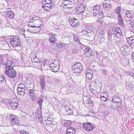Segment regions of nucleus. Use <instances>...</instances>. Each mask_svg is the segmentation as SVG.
<instances>
[{
	"instance_id": "f257e3e1",
	"label": "nucleus",
	"mask_w": 134,
	"mask_h": 134,
	"mask_svg": "<svg viewBox=\"0 0 134 134\" xmlns=\"http://www.w3.org/2000/svg\"><path fill=\"white\" fill-rule=\"evenodd\" d=\"M5 38L9 39V41L11 46L14 47L16 51L20 50L21 48V43L18 36H6Z\"/></svg>"
},
{
	"instance_id": "f03ea898",
	"label": "nucleus",
	"mask_w": 134,
	"mask_h": 134,
	"mask_svg": "<svg viewBox=\"0 0 134 134\" xmlns=\"http://www.w3.org/2000/svg\"><path fill=\"white\" fill-rule=\"evenodd\" d=\"M112 0H105V2L103 3V7L105 10L106 13H108L112 8Z\"/></svg>"
},
{
	"instance_id": "7ed1b4c3",
	"label": "nucleus",
	"mask_w": 134,
	"mask_h": 134,
	"mask_svg": "<svg viewBox=\"0 0 134 134\" xmlns=\"http://www.w3.org/2000/svg\"><path fill=\"white\" fill-rule=\"evenodd\" d=\"M68 20L72 27H76L79 25V23L78 20L75 18L69 16L68 19Z\"/></svg>"
},
{
	"instance_id": "20e7f679",
	"label": "nucleus",
	"mask_w": 134,
	"mask_h": 134,
	"mask_svg": "<svg viewBox=\"0 0 134 134\" xmlns=\"http://www.w3.org/2000/svg\"><path fill=\"white\" fill-rule=\"evenodd\" d=\"M72 69L73 72L78 74L81 72L82 70V68L80 64L77 63L73 65Z\"/></svg>"
},
{
	"instance_id": "39448f33",
	"label": "nucleus",
	"mask_w": 134,
	"mask_h": 134,
	"mask_svg": "<svg viewBox=\"0 0 134 134\" xmlns=\"http://www.w3.org/2000/svg\"><path fill=\"white\" fill-rule=\"evenodd\" d=\"M5 73L8 76L12 78H14L16 75V72L13 68L5 69Z\"/></svg>"
},
{
	"instance_id": "423d86ee",
	"label": "nucleus",
	"mask_w": 134,
	"mask_h": 134,
	"mask_svg": "<svg viewBox=\"0 0 134 134\" xmlns=\"http://www.w3.org/2000/svg\"><path fill=\"white\" fill-rule=\"evenodd\" d=\"M83 127L84 129L86 131H90L93 129L94 126L90 123L86 122L84 124Z\"/></svg>"
},
{
	"instance_id": "0eeeda50",
	"label": "nucleus",
	"mask_w": 134,
	"mask_h": 134,
	"mask_svg": "<svg viewBox=\"0 0 134 134\" xmlns=\"http://www.w3.org/2000/svg\"><path fill=\"white\" fill-rule=\"evenodd\" d=\"M131 11L127 10L125 13L124 18L125 20L127 21H130L132 19V15L131 13Z\"/></svg>"
},
{
	"instance_id": "6e6552de",
	"label": "nucleus",
	"mask_w": 134,
	"mask_h": 134,
	"mask_svg": "<svg viewBox=\"0 0 134 134\" xmlns=\"http://www.w3.org/2000/svg\"><path fill=\"white\" fill-rule=\"evenodd\" d=\"M37 91L33 89H30L29 92V96L30 99L33 100H35L36 99V93Z\"/></svg>"
},
{
	"instance_id": "1a4fd4ad",
	"label": "nucleus",
	"mask_w": 134,
	"mask_h": 134,
	"mask_svg": "<svg viewBox=\"0 0 134 134\" xmlns=\"http://www.w3.org/2000/svg\"><path fill=\"white\" fill-rule=\"evenodd\" d=\"M86 7L85 5H83L82 4H79L77 6V7L76 9V11L77 14H79L81 13L85 10Z\"/></svg>"
},
{
	"instance_id": "9d476101",
	"label": "nucleus",
	"mask_w": 134,
	"mask_h": 134,
	"mask_svg": "<svg viewBox=\"0 0 134 134\" xmlns=\"http://www.w3.org/2000/svg\"><path fill=\"white\" fill-rule=\"evenodd\" d=\"M54 5L53 3H51L48 4H42V6L44 9L45 10L49 11L51 10Z\"/></svg>"
},
{
	"instance_id": "9b49d317",
	"label": "nucleus",
	"mask_w": 134,
	"mask_h": 134,
	"mask_svg": "<svg viewBox=\"0 0 134 134\" xmlns=\"http://www.w3.org/2000/svg\"><path fill=\"white\" fill-rule=\"evenodd\" d=\"M121 54L122 55H124L126 54V53H128L130 50L128 48V46L124 45L120 48Z\"/></svg>"
},
{
	"instance_id": "f8f14e48",
	"label": "nucleus",
	"mask_w": 134,
	"mask_h": 134,
	"mask_svg": "<svg viewBox=\"0 0 134 134\" xmlns=\"http://www.w3.org/2000/svg\"><path fill=\"white\" fill-rule=\"evenodd\" d=\"M48 40L51 44H54L56 43L57 40V39L56 37V35H50L48 37Z\"/></svg>"
},
{
	"instance_id": "ddd939ff",
	"label": "nucleus",
	"mask_w": 134,
	"mask_h": 134,
	"mask_svg": "<svg viewBox=\"0 0 134 134\" xmlns=\"http://www.w3.org/2000/svg\"><path fill=\"white\" fill-rule=\"evenodd\" d=\"M10 120L13 123L17 124H18L19 122V118L13 114H11L10 117Z\"/></svg>"
},
{
	"instance_id": "4468645a",
	"label": "nucleus",
	"mask_w": 134,
	"mask_h": 134,
	"mask_svg": "<svg viewBox=\"0 0 134 134\" xmlns=\"http://www.w3.org/2000/svg\"><path fill=\"white\" fill-rule=\"evenodd\" d=\"M113 34L117 38H120L122 35L121 30L119 28H117L114 31Z\"/></svg>"
},
{
	"instance_id": "2eb2a0df",
	"label": "nucleus",
	"mask_w": 134,
	"mask_h": 134,
	"mask_svg": "<svg viewBox=\"0 0 134 134\" xmlns=\"http://www.w3.org/2000/svg\"><path fill=\"white\" fill-rule=\"evenodd\" d=\"M40 83L42 88L43 90L45 87L46 81L45 77L43 76H40Z\"/></svg>"
},
{
	"instance_id": "dca6fc26",
	"label": "nucleus",
	"mask_w": 134,
	"mask_h": 134,
	"mask_svg": "<svg viewBox=\"0 0 134 134\" xmlns=\"http://www.w3.org/2000/svg\"><path fill=\"white\" fill-rule=\"evenodd\" d=\"M3 65L5 66V69L13 68L14 66V64L10 60L7 61L6 64L3 63Z\"/></svg>"
},
{
	"instance_id": "f3484780",
	"label": "nucleus",
	"mask_w": 134,
	"mask_h": 134,
	"mask_svg": "<svg viewBox=\"0 0 134 134\" xmlns=\"http://www.w3.org/2000/svg\"><path fill=\"white\" fill-rule=\"evenodd\" d=\"M117 17L118 24L121 26H123L124 25V23L121 15V14H119V15H117Z\"/></svg>"
},
{
	"instance_id": "a211bd4d",
	"label": "nucleus",
	"mask_w": 134,
	"mask_h": 134,
	"mask_svg": "<svg viewBox=\"0 0 134 134\" xmlns=\"http://www.w3.org/2000/svg\"><path fill=\"white\" fill-rule=\"evenodd\" d=\"M6 86L5 85H0V92H1V93H3L5 94L6 93Z\"/></svg>"
},
{
	"instance_id": "6ab92c4d",
	"label": "nucleus",
	"mask_w": 134,
	"mask_h": 134,
	"mask_svg": "<svg viewBox=\"0 0 134 134\" xmlns=\"http://www.w3.org/2000/svg\"><path fill=\"white\" fill-rule=\"evenodd\" d=\"M80 34L82 35L87 37L88 36L91 35V32H87L86 30H83L80 32Z\"/></svg>"
},
{
	"instance_id": "aec40b11",
	"label": "nucleus",
	"mask_w": 134,
	"mask_h": 134,
	"mask_svg": "<svg viewBox=\"0 0 134 134\" xmlns=\"http://www.w3.org/2000/svg\"><path fill=\"white\" fill-rule=\"evenodd\" d=\"M65 109L66 110V113L68 115H71L73 114L72 110L68 107V106L65 105Z\"/></svg>"
},
{
	"instance_id": "412c9836",
	"label": "nucleus",
	"mask_w": 134,
	"mask_h": 134,
	"mask_svg": "<svg viewBox=\"0 0 134 134\" xmlns=\"http://www.w3.org/2000/svg\"><path fill=\"white\" fill-rule=\"evenodd\" d=\"M42 26L41 25L38 26L36 25V27H34L35 28V31H32V32L30 31V32H32L33 33H36L37 32H38L42 28Z\"/></svg>"
},
{
	"instance_id": "4be33fe9",
	"label": "nucleus",
	"mask_w": 134,
	"mask_h": 134,
	"mask_svg": "<svg viewBox=\"0 0 134 134\" xmlns=\"http://www.w3.org/2000/svg\"><path fill=\"white\" fill-rule=\"evenodd\" d=\"M26 88H17L18 94L20 95L23 96L25 94V91Z\"/></svg>"
},
{
	"instance_id": "5701e85b",
	"label": "nucleus",
	"mask_w": 134,
	"mask_h": 134,
	"mask_svg": "<svg viewBox=\"0 0 134 134\" xmlns=\"http://www.w3.org/2000/svg\"><path fill=\"white\" fill-rule=\"evenodd\" d=\"M93 72L92 71H90L89 72L86 73V76L88 80H91L92 79L93 77Z\"/></svg>"
},
{
	"instance_id": "b1692460",
	"label": "nucleus",
	"mask_w": 134,
	"mask_h": 134,
	"mask_svg": "<svg viewBox=\"0 0 134 134\" xmlns=\"http://www.w3.org/2000/svg\"><path fill=\"white\" fill-rule=\"evenodd\" d=\"M112 101L114 103H117L118 101H121L120 97L118 96H114L112 98Z\"/></svg>"
},
{
	"instance_id": "393cba45",
	"label": "nucleus",
	"mask_w": 134,
	"mask_h": 134,
	"mask_svg": "<svg viewBox=\"0 0 134 134\" xmlns=\"http://www.w3.org/2000/svg\"><path fill=\"white\" fill-rule=\"evenodd\" d=\"M51 70L54 72L57 71L59 69V66H50Z\"/></svg>"
},
{
	"instance_id": "a878e982",
	"label": "nucleus",
	"mask_w": 134,
	"mask_h": 134,
	"mask_svg": "<svg viewBox=\"0 0 134 134\" xmlns=\"http://www.w3.org/2000/svg\"><path fill=\"white\" fill-rule=\"evenodd\" d=\"M107 13V17H109L111 18L116 19V16L115 15V14L113 12H111L110 13Z\"/></svg>"
},
{
	"instance_id": "bb28decb",
	"label": "nucleus",
	"mask_w": 134,
	"mask_h": 134,
	"mask_svg": "<svg viewBox=\"0 0 134 134\" xmlns=\"http://www.w3.org/2000/svg\"><path fill=\"white\" fill-rule=\"evenodd\" d=\"M7 16L10 18H12L14 16V14L13 11H9L7 13Z\"/></svg>"
},
{
	"instance_id": "cd10ccee",
	"label": "nucleus",
	"mask_w": 134,
	"mask_h": 134,
	"mask_svg": "<svg viewBox=\"0 0 134 134\" xmlns=\"http://www.w3.org/2000/svg\"><path fill=\"white\" fill-rule=\"evenodd\" d=\"M36 55L34 54L33 58H31V60L32 62H40V60L36 58Z\"/></svg>"
},
{
	"instance_id": "c85d7f7f",
	"label": "nucleus",
	"mask_w": 134,
	"mask_h": 134,
	"mask_svg": "<svg viewBox=\"0 0 134 134\" xmlns=\"http://www.w3.org/2000/svg\"><path fill=\"white\" fill-rule=\"evenodd\" d=\"M121 7L120 6L117 7L115 10V12L116 14H117L118 15L120 14V13L121 11Z\"/></svg>"
},
{
	"instance_id": "c756f323",
	"label": "nucleus",
	"mask_w": 134,
	"mask_h": 134,
	"mask_svg": "<svg viewBox=\"0 0 134 134\" xmlns=\"http://www.w3.org/2000/svg\"><path fill=\"white\" fill-rule=\"evenodd\" d=\"M84 51L85 52V53H88L90 54H88V55L89 56H90L91 55H92L91 54V49H90V48L89 47L88 48V47L87 48H86L85 49Z\"/></svg>"
},
{
	"instance_id": "7c9ffc66",
	"label": "nucleus",
	"mask_w": 134,
	"mask_h": 134,
	"mask_svg": "<svg viewBox=\"0 0 134 134\" xmlns=\"http://www.w3.org/2000/svg\"><path fill=\"white\" fill-rule=\"evenodd\" d=\"M2 104L5 105L6 107H7L6 106V105L8 106V105H10V102L8 100H3L2 101Z\"/></svg>"
},
{
	"instance_id": "2f4dec72",
	"label": "nucleus",
	"mask_w": 134,
	"mask_h": 134,
	"mask_svg": "<svg viewBox=\"0 0 134 134\" xmlns=\"http://www.w3.org/2000/svg\"><path fill=\"white\" fill-rule=\"evenodd\" d=\"M18 103H16L14 104L13 103H10V105L11 107V108L13 109H16L18 105L17 104Z\"/></svg>"
},
{
	"instance_id": "473e14b6",
	"label": "nucleus",
	"mask_w": 134,
	"mask_h": 134,
	"mask_svg": "<svg viewBox=\"0 0 134 134\" xmlns=\"http://www.w3.org/2000/svg\"><path fill=\"white\" fill-rule=\"evenodd\" d=\"M75 130L72 127L71 128H68L67 130V133L69 132H72L73 133H75Z\"/></svg>"
},
{
	"instance_id": "72a5a7b5",
	"label": "nucleus",
	"mask_w": 134,
	"mask_h": 134,
	"mask_svg": "<svg viewBox=\"0 0 134 134\" xmlns=\"http://www.w3.org/2000/svg\"><path fill=\"white\" fill-rule=\"evenodd\" d=\"M56 45L58 48H62L65 46L64 44H62V43H57Z\"/></svg>"
},
{
	"instance_id": "f704fd0d",
	"label": "nucleus",
	"mask_w": 134,
	"mask_h": 134,
	"mask_svg": "<svg viewBox=\"0 0 134 134\" xmlns=\"http://www.w3.org/2000/svg\"><path fill=\"white\" fill-rule=\"evenodd\" d=\"M43 102V99L41 98H39L37 99V103L38 104L40 107L42 106V103Z\"/></svg>"
},
{
	"instance_id": "c9c22d12",
	"label": "nucleus",
	"mask_w": 134,
	"mask_h": 134,
	"mask_svg": "<svg viewBox=\"0 0 134 134\" xmlns=\"http://www.w3.org/2000/svg\"><path fill=\"white\" fill-rule=\"evenodd\" d=\"M31 19L36 21L38 23H41V20H40V18L37 16L34 17Z\"/></svg>"
},
{
	"instance_id": "e433bc0d",
	"label": "nucleus",
	"mask_w": 134,
	"mask_h": 134,
	"mask_svg": "<svg viewBox=\"0 0 134 134\" xmlns=\"http://www.w3.org/2000/svg\"><path fill=\"white\" fill-rule=\"evenodd\" d=\"M6 81V78L0 75V83H2Z\"/></svg>"
},
{
	"instance_id": "4c0bfd02",
	"label": "nucleus",
	"mask_w": 134,
	"mask_h": 134,
	"mask_svg": "<svg viewBox=\"0 0 134 134\" xmlns=\"http://www.w3.org/2000/svg\"><path fill=\"white\" fill-rule=\"evenodd\" d=\"M40 62H32V64L34 67L37 68L39 67Z\"/></svg>"
},
{
	"instance_id": "58836bf2",
	"label": "nucleus",
	"mask_w": 134,
	"mask_h": 134,
	"mask_svg": "<svg viewBox=\"0 0 134 134\" xmlns=\"http://www.w3.org/2000/svg\"><path fill=\"white\" fill-rule=\"evenodd\" d=\"M32 20L31 19L30 20L29 22L28 23V26L29 27H36L35 25H34L32 21Z\"/></svg>"
},
{
	"instance_id": "ea45409f",
	"label": "nucleus",
	"mask_w": 134,
	"mask_h": 134,
	"mask_svg": "<svg viewBox=\"0 0 134 134\" xmlns=\"http://www.w3.org/2000/svg\"><path fill=\"white\" fill-rule=\"evenodd\" d=\"M101 6L100 5H97L94 7L93 9L100 11Z\"/></svg>"
},
{
	"instance_id": "a19ab883",
	"label": "nucleus",
	"mask_w": 134,
	"mask_h": 134,
	"mask_svg": "<svg viewBox=\"0 0 134 134\" xmlns=\"http://www.w3.org/2000/svg\"><path fill=\"white\" fill-rule=\"evenodd\" d=\"M26 88L24 84L22 83L19 84L17 88Z\"/></svg>"
},
{
	"instance_id": "79ce46f5",
	"label": "nucleus",
	"mask_w": 134,
	"mask_h": 134,
	"mask_svg": "<svg viewBox=\"0 0 134 134\" xmlns=\"http://www.w3.org/2000/svg\"><path fill=\"white\" fill-rule=\"evenodd\" d=\"M71 122L69 121H65L64 124V126L65 127H68L71 124Z\"/></svg>"
},
{
	"instance_id": "37998d69",
	"label": "nucleus",
	"mask_w": 134,
	"mask_h": 134,
	"mask_svg": "<svg viewBox=\"0 0 134 134\" xmlns=\"http://www.w3.org/2000/svg\"><path fill=\"white\" fill-rule=\"evenodd\" d=\"M77 47H75L72 49V52L73 53H76L78 52Z\"/></svg>"
},
{
	"instance_id": "c03bdc74",
	"label": "nucleus",
	"mask_w": 134,
	"mask_h": 134,
	"mask_svg": "<svg viewBox=\"0 0 134 134\" xmlns=\"http://www.w3.org/2000/svg\"><path fill=\"white\" fill-rule=\"evenodd\" d=\"M54 64H55L56 65L59 67L60 65V63L59 61L57 60H55L53 62H52Z\"/></svg>"
},
{
	"instance_id": "a18cd8bd",
	"label": "nucleus",
	"mask_w": 134,
	"mask_h": 134,
	"mask_svg": "<svg viewBox=\"0 0 134 134\" xmlns=\"http://www.w3.org/2000/svg\"><path fill=\"white\" fill-rule=\"evenodd\" d=\"M99 11L93 9V13L94 15L97 16L99 13Z\"/></svg>"
},
{
	"instance_id": "49530a36",
	"label": "nucleus",
	"mask_w": 134,
	"mask_h": 134,
	"mask_svg": "<svg viewBox=\"0 0 134 134\" xmlns=\"http://www.w3.org/2000/svg\"><path fill=\"white\" fill-rule=\"evenodd\" d=\"M51 3H53L51 0H45L43 1V4H49Z\"/></svg>"
},
{
	"instance_id": "de8ad7c7",
	"label": "nucleus",
	"mask_w": 134,
	"mask_h": 134,
	"mask_svg": "<svg viewBox=\"0 0 134 134\" xmlns=\"http://www.w3.org/2000/svg\"><path fill=\"white\" fill-rule=\"evenodd\" d=\"M134 40V35L131 36L130 37L127 38V40L128 42Z\"/></svg>"
},
{
	"instance_id": "09e8293b",
	"label": "nucleus",
	"mask_w": 134,
	"mask_h": 134,
	"mask_svg": "<svg viewBox=\"0 0 134 134\" xmlns=\"http://www.w3.org/2000/svg\"><path fill=\"white\" fill-rule=\"evenodd\" d=\"M130 44V45L132 47L134 46V40L132 41H130L128 42Z\"/></svg>"
},
{
	"instance_id": "8fccbe9b",
	"label": "nucleus",
	"mask_w": 134,
	"mask_h": 134,
	"mask_svg": "<svg viewBox=\"0 0 134 134\" xmlns=\"http://www.w3.org/2000/svg\"><path fill=\"white\" fill-rule=\"evenodd\" d=\"M116 104V105H117L118 108L117 109H119V107H120L121 105V101H118L117 102Z\"/></svg>"
},
{
	"instance_id": "3c124183",
	"label": "nucleus",
	"mask_w": 134,
	"mask_h": 134,
	"mask_svg": "<svg viewBox=\"0 0 134 134\" xmlns=\"http://www.w3.org/2000/svg\"><path fill=\"white\" fill-rule=\"evenodd\" d=\"M3 61L2 57L0 55V67H2L3 65Z\"/></svg>"
},
{
	"instance_id": "603ef678",
	"label": "nucleus",
	"mask_w": 134,
	"mask_h": 134,
	"mask_svg": "<svg viewBox=\"0 0 134 134\" xmlns=\"http://www.w3.org/2000/svg\"><path fill=\"white\" fill-rule=\"evenodd\" d=\"M74 40L76 42L78 41L79 38H78V36L77 35H74Z\"/></svg>"
},
{
	"instance_id": "864d4df0",
	"label": "nucleus",
	"mask_w": 134,
	"mask_h": 134,
	"mask_svg": "<svg viewBox=\"0 0 134 134\" xmlns=\"http://www.w3.org/2000/svg\"><path fill=\"white\" fill-rule=\"evenodd\" d=\"M108 97L107 96L105 97V96H103L101 97V99L103 101H106L107 100Z\"/></svg>"
},
{
	"instance_id": "5fc2aeb1",
	"label": "nucleus",
	"mask_w": 134,
	"mask_h": 134,
	"mask_svg": "<svg viewBox=\"0 0 134 134\" xmlns=\"http://www.w3.org/2000/svg\"><path fill=\"white\" fill-rule=\"evenodd\" d=\"M130 23L132 29L134 30V20H132Z\"/></svg>"
},
{
	"instance_id": "6e6d98bb",
	"label": "nucleus",
	"mask_w": 134,
	"mask_h": 134,
	"mask_svg": "<svg viewBox=\"0 0 134 134\" xmlns=\"http://www.w3.org/2000/svg\"><path fill=\"white\" fill-rule=\"evenodd\" d=\"M88 11L87 10H85L82 13V14L84 16H87L88 15V14H89L88 13Z\"/></svg>"
},
{
	"instance_id": "4d7b16f0",
	"label": "nucleus",
	"mask_w": 134,
	"mask_h": 134,
	"mask_svg": "<svg viewBox=\"0 0 134 134\" xmlns=\"http://www.w3.org/2000/svg\"><path fill=\"white\" fill-rule=\"evenodd\" d=\"M20 134H29L28 132L24 130H22L20 131Z\"/></svg>"
},
{
	"instance_id": "13d9d810",
	"label": "nucleus",
	"mask_w": 134,
	"mask_h": 134,
	"mask_svg": "<svg viewBox=\"0 0 134 134\" xmlns=\"http://www.w3.org/2000/svg\"><path fill=\"white\" fill-rule=\"evenodd\" d=\"M21 55V60L22 61H23L24 60V56H25V54L23 53H20Z\"/></svg>"
},
{
	"instance_id": "bf43d9fd",
	"label": "nucleus",
	"mask_w": 134,
	"mask_h": 134,
	"mask_svg": "<svg viewBox=\"0 0 134 134\" xmlns=\"http://www.w3.org/2000/svg\"><path fill=\"white\" fill-rule=\"evenodd\" d=\"M43 65L44 66H48V67H49V66H48L49 65V64L48 61L47 60L45 61Z\"/></svg>"
},
{
	"instance_id": "052dcab7",
	"label": "nucleus",
	"mask_w": 134,
	"mask_h": 134,
	"mask_svg": "<svg viewBox=\"0 0 134 134\" xmlns=\"http://www.w3.org/2000/svg\"><path fill=\"white\" fill-rule=\"evenodd\" d=\"M31 20H32V22L33 23V24H34V25H38V23H40L38 22L37 21H36L34 20H33V19H31Z\"/></svg>"
},
{
	"instance_id": "680f3d73",
	"label": "nucleus",
	"mask_w": 134,
	"mask_h": 134,
	"mask_svg": "<svg viewBox=\"0 0 134 134\" xmlns=\"http://www.w3.org/2000/svg\"><path fill=\"white\" fill-rule=\"evenodd\" d=\"M10 103H13L15 104V103H18V102L17 99H13L12 100V102Z\"/></svg>"
},
{
	"instance_id": "e2e57ef3",
	"label": "nucleus",
	"mask_w": 134,
	"mask_h": 134,
	"mask_svg": "<svg viewBox=\"0 0 134 134\" xmlns=\"http://www.w3.org/2000/svg\"><path fill=\"white\" fill-rule=\"evenodd\" d=\"M132 61L134 62V52L132 54V58H131Z\"/></svg>"
},
{
	"instance_id": "0e129e2a",
	"label": "nucleus",
	"mask_w": 134,
	"mask_h": 134,
	"mask_svg": "<svg viewBox=\"0 0 134 134\" xmlns=\"http://www.w3.org/2000/svg\"><path fill=\"white\" fill-rule=\"evenodd\" d=\"M110 107L111 109H115L116 108V107L113 106V104H111L110 105Z\"/></svg>"
},
{
	"instance_id": "69168bd1",
	"label": "nucleus",
	"mask_w": 134,
	"mask_h": 134,
	"mask_svg": "<svg viewBox=\"0 0 134 134\" xmlns=\"http://www.w3.org/2000/svg\"><path fill=\"white\" fill-rule=\"evenodd\" d=\"M46 34H47V35H49V36H50V35H53V34H52V33L51 32H49V31H48L47 32H46Z\"/></svg>"
},
{
	"instance_id": "338daca9",
	"label": "nucleus",
	"mask_w": 134,
	"mask_h": 134,
	"mask_svg": "<svg viewBox=\"0 0 134 134\" xmlns=\"http://www.w3.org/2000/svg\"><path fill=\"white\" fill-rule=\"evenodd\" d=\"M50 66H57L55 65V64H54V63H53L52 62H51L50 64Z\"/></svg>"
},
{
	"instance_id": "774afa93",
	"label": "nucleus",
	"mask_w": 134,
	"mask_h": 134,
	"mask_svg": "<svg viewBox=\"0 0 134 134\" xmlns=\"http://www.w3.org/2000/svg\"><path fill=\"white\" fill-rule=\"evenodd\" d=\"M104 12H99L98 15H104L103 14Z\"/></svg>"
}]
</instances>
